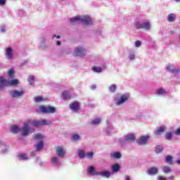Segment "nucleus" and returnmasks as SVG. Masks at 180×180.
Wrapping results in <instances>:
<instances>
[{"label": "nucleus", "instance_id": "obj_1", "mask_svg": "<svg viewBox=\"0 0 180 180\" xmlns=\"http://www.w3.org/2000/svg\"><path fill=\"white\" fill-rule=\"evenodd\" d=\"M26 124H27V121L23 122V126L22 128H19V127L16 125L13 126L11 128L12 133H14V134L20 133L21 136H22V137H26L27 136H29L30 133H34V128L30 127V124H27L25 127Z\"/></svg>", "mask_w": 180, "mask_h": 180}, {"label": "nucleus", "instance_id": "obj_2", "mask_svg": "<svg viewBox=\"0 0 180 180\" xmlns=\"http://www.w3.org/2000/svg\"><path fill=\"white\" fill-rule=\"evenodd\" d=\"M71 23H83L89 26L94 23L92 18L88 15H79L70 19Z\"/></svg>", "mask_w": 180, "mask_h": 180}, {"label": "nucleus", "instance_id": "obj_3", "mask_svg": "<svg viewBox=\"0 0 180 180\" xmlns=\"http://www.w3.org/2000/svg\"><path fill=\"white\" fill-rule=\"evenodd\" d=\"M34 139L35 140H41L39 141V142L36 144L35 148H36V151H34L31 153V155L33 157L34 155H36V154H37V151H40V150L43 149V147H44V143L43 142V135L40 134H34Z\"/></svg>", "mask_w": 180, "mask_h": 180}, {"label": "nucleus", "instance_id": "obj_4", "mask_svg": "<svg viewBox=\"0 0 180 180\" xmlns=\"http://www.w3.org/2000/svg\"><path fill=\"white\" fill-rule=\"evenodd\" d=\"M25 127L27 124H30V127H40V126H43V124H50V121L46 120H27V123L25 124Z\"/></svg>", "mask_w": 180, "mask_h": 180}, {"label": "nucleus", "instance_id": "obj_5", "mask_svg": "<svg viewBox=\"0 0 180 180\" xmlns=\"http://www.w3.org/2000/svg\"><path fill=\"white\" fill-rule=\"evenodd\" d=\"M136 141V136L134 134H128L124 136V139H119L121 146H124L126 143H133Z\"/></svg>", "mask_w": 180, "mask_h": 180}, {"label": "nucleus", "instance_id": "obj_6", "mask_svg": "<svg viewBox=\"0 0 180 180\" xmlns=\"http://www.w3.org/2000/svg\"><path fill=\"white\" fill-rule=\"evenodd\" d=\"M19 81L18 79H11L10 81H6L4 79V77H0V89L4 88V86H8V85H18Z\"/></svg>", "mask_w": 180, "mask_h": 180}, {"label": "nucleus", "instance_id": "obj_7", "mask_svg": "<svg viewBox=\"0 0 180 180\" xmlns=\"http://www.w3.org/2000/svg\"><path fill=\"white\" fill-rule=\"evenodd\" d=\"M37 112H41V113H55L56 112V108L48 106L46 107L44 105H40L39 107V109L37 110Z\"/></svg>", "mask_w": 180, "mask_h": 180}, {"label": "nucleus", "instance_id": "obj_8", "mask_svg": "<svg viewBox=\"0 0 180 180\" xmlns=\"http://www.w3.org/2000/svg\"><path fill=\"white\" fill-rule=\"evenodd\" d=\"M136 29H145V30H150L151 29V24L150 21L146 22H136L135 25Z\"/></svg>", "mask_w": 180, "mask_h": 180}, {"label": "nucleus", "instance_id": "obj_9", "mask_svg": "<svg viewBox=\"0 0 180 180\" xmlns=\"http://www.w3.org/2000/svg\"><path fill=\"white\" fill-rule=\"evenodd\" d=\"M75 54L77 57H84L86 56V48L82 46H77L75 49Z\"/></svg>", "mask_w": 180, "mask_h": 180}, {"label": "nucleus", "instance_id": "obj_10", "mask_svg": "<svg viewBox=\"0 0 180 180\" xmlns=\"http://www.w3.org/2000/svg\"><path fill=\"white\" fill-rule=\"evenodd\" d=\"M129 94H125L122 95L119 98L115 99V103L117 106H120L122 103H124L129 99Z\"/></svg>", "mask_w": 180, "mask_h": 180}, {"label": "nucleus", "instance_id": "obj_11", "mask_svg": "<svg viewBox=\"0 0 180 180\" xmlns=\"http://www.w3.org/2000/svg\"><path fill=\"white\" fill-rule=\"evenodd\" d=\"M56 153V155L60 158H64V157H65V148L63 146H58Z\"/></svg>", "mask_w": 180, "mask_h": 180}, {"label": "nucleus", "instance_id": "obj_12", "mask_svg": "<svg viewBox=\"0 0 180 180\" xmlns=\"http://www.w3.org/2000/svg\"><path fill=\"white\" fill-rule=\"evenodd\" d=\"M23 95H25V91H23L13 90L10 91V96L11 98H20Z\"/></svg>", "mask_w": 180, "mask_h": 180}, {"label": "nucleus", "instance_id": "obj_13", "mask_svg": "<svg viewBox=\"0 0 180 180\" xmlns=\"http://www.w3.org/2000/svg\"><path fill=\"white\" fill-rule=\"evenodd\" d=\"M148 139H150V136L148 135L141 136L136 140V143L139 144V146H144L148 143Z\"/></svg>", "mask_w": 180, "mask_h": 180}, {"label": "nucleus", "instance_id": "obj_14", "mask_svg": "<svg viewBox=\"0 0 180 180\" xmlns=\"http://www.w3.org/2000/svg\"><path fill=\"white\" fill-rule=\"evenodd\" d=\"M51 164L56 165V167H61V160L59 156H53L51 158Z\"/></svg>", "mask_w": 180, "mask_h": 180}, {"label": "nucleus", "instance_id": "obj_15", "mask_svg": "<svg viewBox=\"0 0 180 180\" xmlns=\"http://www.w3.org/2000/svg\"><path fill=\"white\" fill-rule=\"evenodd\" d=\"M5 56L8 60H12L13 58V49L11 47H7L5 49Z\"/></svg>", "mask_w": 180, "mask_h": 180}, {"label": "nucleus", "instance_id": "obj_16", "mask_svg": "<svg viewBox=\"0 0 180 180\" xmlns=\"http://www.w3.org/2000/svg\"><path fill=\"white\" fill-rule=\"evenodd\" d=\"M70 108L72 112H75V113H77L78 110H79V103L77 102H73L70 104Z\"/></svg>", "mask_w": 180, "mask_h": 180}, {"label": "nucleus", "instance_id": "obj_17", "mask_svg": "<svg viewBox=\"0 0 180 180\" xmlns=\"http://www.w3.org/2000/svg\"><path fill=\"white\" fill-rule=\"evenodd\" d=\"M167 71H169V72H172L173 74H179V69H176L174 65H169L166 67Z\"/></svg>", "mask_w": 180, "mask_h": 180}, {"label": "nucleus", "instance_id": "obj_18", "mask_svg": "<svg viewBox=\"0 0 180 180\" xmlns=\"http://www.w3.org/2000/svg\"><path fill=\"white\" fill-rule=\"evenodd\" d=\"M146 172L148 175H157L158 174V169L155 167H153L149 168Z\"/></svg>", "mask_w": 180, "mask_h": 180}, {"label": "nucleus", "instance_id": "obj_19", "mask_svg": "<svg viewBox=\"0 0 180 180\" xmlns=\"http://www.w3.org/2000/svg\"><path fill=\"white\" fill-rule=\"evenodd\" d=\"M114 128L112 127V124L107 121V129H105V133H108V135L112 134L113 133Z\"/></svg>", "mask_w": 180, "mask_h": 180}, {"label": "nucleus", "instance_id": "obj_20", "mask_svg": "<svg viewBox=\"0 0 180 180\" xmlns=\"http://www.w3.org/2000/svg\"><path fill=\"white\" fill-rule=\"evenodd\" d=\"M87 174H89V175H98V172L95 171V167L90 166L88 169H87Z\"/></svg>", "mask_w": 180, "mask_h": 180}, {"label": "nucleus", "instance_id": "obj_21", "mask_svg": "<svg viewBox=\"0 0 180 180\" xmlns=\"http://www.w3.org/2000/svg\"><path fill=\"white\" fill-rule=\"evenodd\" d=\"M111 169L112 174H116L119 172V170L120 169V165H119V164H115L111 167Z\"/></svg>", "mask_w": 180, "mask_h": 180}, {"label": "nucleus", "instance_id": "obj_22", "mask_svg": "<svg viewBox=\"0 0 180 180\" xmlns=\"http://www.w3.org/2000/svg\"><path fill=\"white\" fill-rule=\"evenodd\" d=\"M165 131V126H162V127H160L155 131V134H156V136H160L162 133H164Z\"/></svg>", "mask_w": 180, "mask_h": 180}, {"label": "nucleus", "instance_id": "obj_23", "mask_svg": "<svg viewBox=\"0 0 180 180\" xmlns=\"http://www.w3.org/2000/svg\"><path fill=\"white\" fill-rule=\"evenodd\" d=\"M62 98L65 100L71 99V93L70 91H63L62 94Z\"/></svg>", "mask_w": 180, "mask_h": 180}, {"label": "nucleus", "instance_id": "obj_24", "mask_svg": "<svg viewBox=\"0 0 180 180\" xmlns=\"http://www.w3.org/2000/svg\"><path fill=\"white\" fill-rule=\"evenodd\" d=\"M155 95H167V91H165V89L160 88L158 89L155 92Z\"/></svg>", "mask_w": 180, "mask_h": 180}, {"label": "nucleus", "instance_id": "obj_25", "mask_svg": "<svg viewBox=\"0 0 180 180\" xmlns=\"http://www.w3.org/2000/svg\"><path fill=\"white\" fill-rule=\"evenodd\" d=\"M98 175H101V176H104L105 178H110V172H109L108 171L98 172Z\"/></svg>", "mask_w": 180, "mask_h": 180}, {"label": "nucleus", "instance_id": "obj_26", "mask_svg": "<svg viewBox=\"0 0 180 180\" xmlns=\"http://www.w3.org/2000/svg\"><path fill=\"white\" fill-rule=\"evenodd\" d=\"M77 155L79 156V158L82 160V158H85L86 154H85V151L81 150V149H79L77 150Z\"/></svg>", "mask_w": 180, "mask_h": 180}, {"label": "nucleus", "instance_id": "obj_27", "mask_svg": "<svg viewBox=\"0 0 180 180\" xmlns=\"http://www.w3.org/2000/svg\"><path fill=\"white\" fill-rule=\"evenodd\" d=\"M176 19V15H175L174 13H170L167 16V20L169 22H174Z\"/></svg>", "mask_w": 180, "mask_h": 180}, {"label": "nucleus", "instance_id": "obj_28", "mask_svg": "<svg viewBox=\"0 0 180 180\" xmlns=\"http://www.w3.org/2000/svg\"><path fill=\"white\" fill-rule=\"evenodd\" d=\"M110 157H112V158L119 159L120 158V157H122V154H120V152H114L110 154Z\"/></svg>", "mask_w": 180, "mask_h": 180}, {"label": "nucleus", "instance_id": "obj_29", "mask_svg": "<svg viewBox=\"0 0 180 180\" xmlns=\"http://www.w3.org/2000/svg\"><path fill=\"white\" fill-rule=\"evenodd\" d=\"M18 160L20 161H25V160H27V155L23 153L18 155Z\"/></svg>", "mask_w": 180, "mask_h": 180}, {"label": "nucleus", "instance_id": "obj_30", "mask_svg": "<svg viewBox=\"0 0 180 180\" xmlns=\"http://www.w3.org/2000/svg\"><path fill=\"white\" fill-rule=\"evenodd\" d=\"M27 81H28L30 85H33V84H34V81H35L34 76L30 75L28 77Z\"/></svg>", "mask_w": 180, "mask_h": 180}, {"label": "nucleus", "instance_id": "obj_31", "mask_svg": "<svg viewBox=\"0 0 180 180\" xmlns=\"http://www.w3.org/2000/svg\"><path fill=\"white\" fill-rule=\"evenodd\" d=\"M162 168L164 174H169V172L172 171L171 167L168 166H163Z\"/></svg>", "mask_w": 180, "mask_h": 180}, {"label": "nucleus", "instance_id": "obj_32", "mask_svg": "<svg viewBox=\"0 0 180 180\" xmlns=\"http://www.w3.org/2000/svg\"><path fill=\"white\" fill-rule=\"evenodd\" d=\"M44 101H46V100L44 99V98H43L41 96L34 97V102H36V103H39V102H44Z\"/></svg>", "mask_w": 180, "mask_h": 180}, {"label": "nucleus", "instance_id": "obj_33", "mask_svg": "<svg viewBox=\"0 0 180 180\" xmlns=\"http://www.w3.org/2000/svg\"><path fill=\"white\" fill-rule=\"evenodd\" d=\"M81 139V136L78 134H73L72 135V139L73 141H78Z\"/></svg>", "mask_w": 180, "mask_h": 180}, {"label": "nucleus", "instance_id": "obj_34", "mask_svg": "<svg viewBox=\"0 0 180 180\" xmlns=\"http://www.w3.org/2000/svg\"><path fill=\"white\" fill-rule=\"evenodd\" d=\"M101 123V118H95L92 120L91 124H94V126H96Z\"/></svg>", "mask_w": 180, "mask_h": 180}, {"label": "nucleus", "instance_id": "obj_35", "mask_svg": "<svg viewBox=\"0 0 180 180\" xmlns=\"http://www.w3.org/2000/svg\"><path fill=\"white\" fill-rule=\"evenodd\" d=\"M163 150L162 146L158 145L155 147V153L159 154V153H161Z\"/></svg>", "mask_w": 180, "mask_h": 180}, {"label": "nucleus", "instance_id": "obj_36", "mask_svg": "<svg viewBox=\"0 0 180 180\" xmlns=\"http://www.w3.org/2000/svg\"><path fill=\"white\" fill-rule=\"evenodd\" d=\"M86 158H88L89 160H92V158H94V152H88L86 154Z\"/></svg>", "mask_w": 180, "mask_h": 180}, {"label": "nucleus", "instance_id": "obj_37", "mask_svg": "<svg viewBox=\"0 0 180 180\" xmlns=\"http://www.w3.org/2000/svg\"><path fill=\"white\" fill-rule=\"evenodd\" d=\"M166 140H169V141L172 140V133L171 132L166 133Z\"/></svg>", "mask_w": 180, "mask_h": 180}, {"label": "nucleus", "instance_id": "obj_38", "mask_svg": "<svg viewBox=\"0 0 180 180\" xmlns=\"http://www.w3.org/2000/svg\"><path fill=\"white\" fill-rule=\"evenodd\" d=\"M116 88H117L116 84H112L109 87L110 92H115L116 91Z\"/></svg>", "mask_w": 180, "mask_h": 180}, {"label": "nucleus", "instance_id": "obj_39", "mask_svg": "<svg viewBox=\"0 0 180 180\" xmlns=\"http://www.w3.org/2000/svg\"><path fill=\"white\" fill-rule=\"evenodd\" d=\"M166 162H168V164H172V156L168 155L166 157Z\"/></svg>", "mask_w": 180, "mask_h": 180}, {"label": "nucleus", "instance_id": "obj_40", "mask_svg": "<svg viewBox=\"0 0 180 180\" xmlns=\"http://www.w3.org/2000/svg\"><path fill=\"white\" fill-rule=\"evenodd\" d=\"M14 74H15V71L13 70V68L10 69V70L8 71V75H9L10 78H13Z\"/></svg>", "mask_w": 180, "mask_h": 180}, {"label": "nucleus", "instance_id": "obj_41", "mask_svg": "<svg viewBox=\"0 0 180 180\" xmlns=\"http://www.w3.org/2000/svg\"><path fill=\"white\" fill-rule=\"evenodd\" d=\"M93 71H94V72H102V68H101V67H94L93 68Z\"/></svg>", "mask_w": 180, "mask_h": 180}, {"label": "nucleus", "instance_id": "obj_42", "mask_svg": "<svg viewBox=\"0 0 180 180\" xmlns=\"http://www.w3.org/2000/svg\"><path fill=\"white\" fill-rule=\"evenodd\" d=\"M129 58L131 61H132V60H134L136 58L134 53L129 54Z\"/></svg>", "mask_w": 180, "mask_h": 180}, {"label": "nucleus", "instance_id": "obj_43", "mask_svg": "<svg viewBox=\"0 0 180 180\" xmlns=\"http://www.w3.org/2000/svg\"><path fill=\"white\" fill-rule=\"evenodd\" d=\"M135 46L136 47H140V46H141V41H135Z\"/></svg>", "mask_w": 180, "mask_h": 180}, {"label": "nucleus", "instance_id": "obj_44", "mask_svg": "<svg viewBox=\"0 0 180 180\" xmlns=\"http://www.w3.org/2000/svg\"><path fill=\"white\" fill-rule=\"evenodd\" d=\"M6 4V0H0V6H2Z\"/></svg>", "mask_w": 180, "mask_h": 180}, {"label": "nucleus", "instance_id": "obj_45", "mask_svg": "<svg viewBox=\"0 0 180 180\" xmlns=\"http://www.w3.org/2000/svg\"><path fill=\"white\" fill-rule=\"evenodd\" d=\"M158 180H167V179L162 176H159Z\"/></svg>", "mask_w": 180, "mask_h": 180}, {"label": "nucleus", "instance_id": "obj_46", "mask_svg": "<svg viewBox=\"0 0 180 180\" xmlns=\"http://www.w3.org/2000/svg\"><path fill=\"white\" fill-rule=\"evenodd\" d=\"M175 134L180 136V127L176 130Z\"/></svg>", "mask_w": 180, "mask_h": 180}, {"label": "nucleus", "instance_id": "obj_47", "mask_svg": "<svg viewBox=\"0 0 180 180\" xmlns=\"http://www.w3.org/2000/svg\"><path fill=\"white\" fill-rule=\"evenodd\" d=\"M0 146H4V147H6V143L4 142V141H0Z\"/></svg>", "mask_w": 180, "mask_h": 180}, {"label": "nucleus", "instance_id": "obj_48", "mask_svg": "<svg viewBox=\"0 0 180 180\" xmlns=\"http://www.w3.org/2000/svg\"><path fill=\"white\" fill-rule=\"evenodd\" d=\"M5 25H3L1 27V32H2V33L5 32Z\"/></svg>", "mask_w": 180, "mask_h": 180}, {"label": "nucleus", "instance_id": "obj_49", "mask_svg": "<svg viewBox=\"0 0 180 180\" xmlns=\"http://www.w3.org/2000/svg\"><path fill=\"white\" fill-rule=\"evenodd\" d=\"M91 89H96V85L93 84V85H91Z\"/></svg>", "mask_w": 180, "mask_h": 180}, {"label": "nucleus", "instance_id": "obj_50", "mask_svg": "<svg viewBox=\"0 0 180 180\" xmlns=\"http://www.w3.org/2000/svg\"><path fill=\"white\" fill-rule=\"evenodd\" d=\"M55 37H56V39H60V36L59 35H58V36L53 35V39H54Z\"/></svg>", "mask_w": 180, "mask_h": 180}, {"label": "nucleus", "instance_id": "obj_51", "mask_svg": "<svg viewBox=\"0 0 180 180\" xmlns=\"http://www.w3.org/2000/svg\"><path fill=\"white\" fill-rule=\"evenodd\" d=\"M57 46H61V41H57Z\"/></svg>", "mask_w": 180, "mask_h": 180}, {"label": "nucleus", "instance_id": "obj_52", "mask_svg": "<svg viewBox=\"0 0 180 180\" xmlns=\"http://www.w3.org/2000/svg\"><path fill=\"white\" fill-rule=\"evenodd\" d=\"M125 180H130V176H125Z\"/></svg>", "mask_w": 180, "mask_h": 180}, {"label": "nucleus", "instance_id": "obj_53", "mask_svg": "<svg viewBox=\"0 0 180 180\" xmlns=\"http://www.w3.org/2000/svg\"><path fill=\"white\" fill-rule=\"evenodd\" d=\"M169 179H171V180H173V179H174V176H170L169 177Z\"/></svg>", "mask_w": 180, "mask_h": 180}, {"label": "nucleus", "instance_id": "obj_54", "mask_svg": "<svg viewBox=\"0 0 180 180\" xmlns=\"http://www.w3.org/2000/svg\"><path fill=\"white\" fill-rule=\"evenodd\" d=\"M176 162L177 164H179V165H180V160H177L176 161Z\"/></svg>", "mask_w": 180, "mask_h": 180}, {"label": "nucleus", "instance_id": "obj_55", "mask_svg": "<svg viewBox=\"0 0 180 180\" xmlns=\"http://www.w3.org/2000/svg\"><path fill=\"white\" fill-rule=\"evenodd\" d=\"M8 151V148H6L5 150H3V153H6Z\"/></svg>", "mask_w": 180, "mask_h": 180}, {"label": "nucleus", "instance_id": "obj_56", "mask_svg": "<svg viewBox=\"0 0 180 180\" xmlns=\"http://www.w3.org/2000/svg\"><path fill=\"white\" fill-rule=\"evenodd\" d=\"M175 2H180V0H174Z\"/></svg>", "mask_w": 180, "mask_h": 180}, {"label": "nucleus", "instance_id": "obj_57", "mask_svg": "<svg viewBox=\"0 0 180 180\" xmlns=\"http://www.w3.org/2000/svg\"><path fill=\"white\" fill-rule=\"evenodd\" d=\"M41 49H42V50H44V47H42V46H41Z\"/></svg>", "mask_w": 180, "mask_h": 180}, {"label": "nucleus", "instance_id": "obj_58", "mask_svg": "<svg viewBox=\"0 0 180 180\" xmlns=\"http://www.w3.org/2000/svg\"><path fill=\"white\" fill-rule=\"evenodd\" d=\"M20 12H22V11H19V13H20Z\"/></svg>", "mask_w": 180, "mask_h": 180}, {"label": "nucleus", "instance_id": "obj_59", "mask_svg": "<svg viewBox=\"0 0 180 180\" xmlns=\"http://www.w3.org/2000/svg\"><path fill=\"white\" fill-rule=\"evenodd\" d=\"M62 1H64V0H62Z\"/></svg>", "mask_w": 180, "mask_h": 180}]
</instances>
